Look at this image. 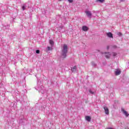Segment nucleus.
<instances>
[{
	"label": "nucleus",
	"mask_w": 129,
	"mask_h": 129,
	"mask_svg": "<svg viewBox=\"0 0 129 129\" xmlns=\"http://www.w3.org/2000/svg\"><path fill=\"white\" fill-rule=\"evenodd\" d=\"M62 56L63 58H66L67 53L68 52V46L67 44H63L62 49L61 50Z\"/></svg>",
	"instance_id": "nucleus-1"
},
{
	"label": "nucleus",
	"mask_w": 129,
	"mask_h": 129,
	"mask_svg": "<svg viewBox=\"0 0 129 129\" xmlns=\"http://www.w3.org/2000/svg\"><path fill=\"white\" fill-rule=\"evenodd\" d=\"M121 111L122 112V113L125 115L126 117H127V116H129V114L127 113V112L125 110H124V109L123 108H121Z\"/></svg>",
	"instance_id": "nucleus-2"
},
{
	"label": "nucleus",
	"mask_w": 129,
	"mask_h": 129,
	"mask_svg": "<svg viewBox=\"0 0 129 129\" xmlns=\"http://www.w3.org/2000/svg\"><path fill=\"white\" fill-rule=\"evenodd\" d=\"M85 14L87 15V17H88L89 18H91V16H92V14H91V12H90V11H85Z\"/></svg>",
	"instance_id": "nucleus-3"
},
{
	"label": "nucleus",
	"mask_w": 129,
	"mask_h": 129,
	"mask_svg": "<svg viewBox=\"0 0 129 129\" xmlns=\"http://www.w3.org/2000/svg\"><path fill=\"white\" fill-rule=\"evenodd\" d=\"M104 109L105 110V114H109V110H108V108H107V107H104Z\"/></svg>",
	"instance_id": "nucleus-4"
},
{
	"label": "nucleus",
	"mask_w": 129,
	"mask_h": 129,
	"mask_svg": "<svg viewBox=\"0 0 129 129\" xmlns=\"http://www.w3.org/2000/svg\"><path fill=\"white\" fill-rule=\"evenodd\" d=\"M104 54H105V57L107 59H109V58H110V56H111V54L109 52H105Z\"/></svg>",
	"instance_id": "nucleus-5"
},
{
	"label": "nucleus",
	"mask_w": 129,
	"mask_h": 129,
	"mask_svg": "<svg viewBox=\"0 0 129 129\" xmlns=\"http://www.w3.org/2000/svg\"><path fill=\"white\" fill-rule=\"evenodd\" d=\"M107 36L109 37V38H113V36L112 35V33L111 32H108L107 33Z\"/></svg>",
	"instance_id": "nucleus-6"
},
{
	"label": "nucleus",
	"mask_w": 129,
	"mask_h": 129,
	"mask_svg": "<svg viewBox=\"0 0 129 129\" xmlns=\"http://www.w3.org/2000/svg\"><path fill=\"white\" fill-rule=\"evenodd\" d=\"M86 120H87V121H91V117L89 116H85Z\"/></svg>",
	"instance_id": "nucleus-7"
},
{
	"label": "nucleus",
	"mask_w": 129,
	"mask_h": 129,
	"mask_svg": "<svg viewBox=\"0 0 129 129\" xmlns=\"http://www.w3.org/2000/svg\"><path fill=\"white\" fill-rule=\"evenodd\" d=\"M82 29L84 32H87V31H88V27L87 26H83Z\"/></svg>",
	"instance_id": "nucleus-8"
},
{
	"label": "nucleus",
	"mask_w": 129,
	"mask_h": 129,
	"mask_svg": "<svg viewBox=\"0 0 129 129\" xmlns=\"http://www.w3.org/2000/svg\"><path fill=\"white\" fill-rule=\"evenodd\" d=\"M115 75L118 76L119 75V74H120L121 72L119 70H117L115 72Z\"/></svg>",
	"instance_id": "nucleus-9"
},
{
	"label": "nucleus",
	"mask_w": 129,
	"mask_h": 129,
	"mask_svg": "<svg viewBox=\"0 0 129 129\" xmlns=\"http://www.w3.org/2000/svg\"><path fill=\"white\" fill-rule=\"evenodd\" d=\"M76 68H77V67H76V66H74V67L72 69V72H75V71H76Z\"/></svg>",
	"instance_id": "nucleus-10"
},
{
	"label": "nucleus",
	"mask_w": 129,
	"mask_h": 129,
	"mask_svg": "<svg viewBox=\"0 0 129 129\" xmlns=\"http://www.w3.org/2000/svg\"><path fill=\"white\" fill-rule=\"evenodd\" d=\"M105 0H96V3H101L102 4V3H104Z\"/></svg>",
	"instance_id": "nucleus-11"
},
{
	"label": "nucleus",
	"mask_w": 129,
	"mask_h": 129,
	"mask_svg": "<svg viewBox=\"0 0 129 129\" xmlns=\"http://www.w3.org/2000/svg\"><path fill=\"white\" fill-rule=\"evenodd\" d=\"M49 44L50 45H51L52 47H53L54 46V41H53V40H49Z\"/></svg>",
	"instance_id": "nucleus-12"
},
{
	"label": "nucleus",
	"mask_w": 129,
	"mask_h": 129,
	"mask_svg": "<svg viewBox=\"0 0 129 129\" xmlns=\"http://www.w3.org/2000/svg\"><path fill=\"white\" fill-rule=\"evenodd\" d=\"M53 50V48L52 47H50L49 46H48L47 48V51H52Z\"/></svg>",
	"instance_id": "nucleus-13"
},
{
	"label": "nucleus",
	"mask_w": 129,
	"mask_h": 129,
	"mask_svg": "<svg viewBox=\"0 0 129 129\" xmlns=\"http://www.w3.org/2000/svg\"><path fill=\"white\" fill-rule=\"evenodd\" d=\"M89 92H90V93H91V94H94V92H93L91 90L89 91Z\"/></svg>",
	"instance_id": "nucleus-14"
},
{
	"label": "nucleus",
	"mask_w": 129,
	"mask_h": 129,
	"mask_svg": "<svg viewBox=\"0 0 129 129\" xmlns=\"http://www.w3.org/2000/svg\"><path fill=\"white\" fill-rule=\"evenodd\" d=\"M36 54H40V50H36Z\"/></svg>",
	"instance_id": "nucleus-15"
},
{
	"label": "nucleus",
	"mask_w": 129,
	"mask_h": 129,
	"mask_svg": "<svg viewBox=\"0 0 129 129\" xmlns=\"http://www.w3.org/2000/svg\"><path fill=\"white\" fill-rule=\"evenodd\" d=\"M116 55H117V54L115 52H113V56L114 57H115V56H116Z\"/></svg>",
	"instance_id": "nucleus-16"
},
{
	"label": "nucleus",
	"mask_w": 129,
	"mask_h": 129,
	"mask_svg": "<svg viewBox=\"0 0 129 129\" xmlns=\"http://www.w3.org/2000/svg\"><path fill=\"white\" fill-rule=\"evenodd\" d=\"M22 10H23V11H25V10H26V7L23 6V7H22Z\"/></svg>",
	"instance_id": "nucleus-17"
},
{
	"label": "nucleus",
	"mask_w": 129,
	"mask_h": 129,
	"mask_svg": "<svg viewBox=\"0 0 129 129\" xmlns=\"http://www.w3.org/2000/svg\"><path fill=\"white\" fill-rule=\"evenodd\" d=\"M69 2H70V3H73V0H68Z\"/></svg>",
	"instance_id": "nucleus-18"
},
{
	"label": "nucleus",
	"mask_w": 129,
	"mask_h": 129,
	"mask_svg": "<svg viewBox=\"0 0 129 129\" xmlns=\"http://www.w3.org/2000/svg\"><path fill=\"white\" fill-rule=\"evenodd\" d=\"M118 36H121V33L119 32V33H118Z\"/></svg>",
	"instance_id": "nucleus-19"
},
{
	"label": "nucleus",
	"mask_w": 129,
	"mask_h": 129,
	"mask_svg": "<svg viewBox=\"0 0 129 129\" xmlns=\"http://www.w3.org/2000/svg\"><path fill=\"white\" fill-rule=\"evenodd\" d=\"M107 50H108V49H109V46H107Z\"/></svg>",
	"instance_id": "nucleus-20"
},
{
	"label": "nucleus",
	"mask_w": 129,
	"mask_h": 129,
	"mask_svg": "<svg viewBox=\"0 0 129 129\" xmlns=\"http://www.w3.org/2000/svg\"><path fill=\"white\" fill-rule=\"evenodd\" d=\"M59 2H61V1H62V0H58Z\"/></svg>",
	"instance_id": "nucleus-21"
}]
</instances>
